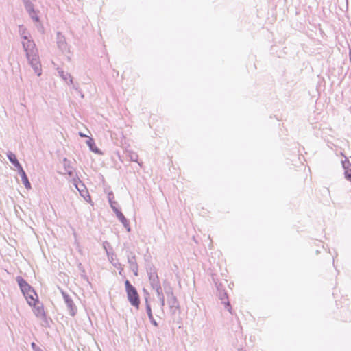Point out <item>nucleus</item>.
Here are the masks:
<instances>
[{"label": "nucleus", "instance_id": "nucleus-1", "mask_svg": "<svg viewBox=\"0 0 351 351\" xmlns=\"http://www.w3.org/2000/svg\"><path fill=\"white\" fill-rule=\"evenodd\" d=\"M125 291L127 298L132 306L138 308L140 305V298L138 291L128 280H125Z\"/></svg>", "mask_w": 351, "mask_h": 351}, {"label": "nucleus", "instance_id": "nucleus-2", "mask_svg": "<svg viewBox=\"0 0 351 351\" xmlns=\"http://www.w3.org/2000/svg\"><path fill=\"white\" fill-rule=\"evenodd\" d=\"M62 294L64 302L66 305L67 309L69 311V315L72 317H74L77 312V308L76 305L75 304L73 300H72V298L70 297V295L69 294H67L64 291H62Z\"/></svg>", "mask_w": 351, "mask_h": 351}, {"label": "nucleus", "instance_id": "nucleus-3", "mask_svg": "<svg viewBox=\"0 0 351 351\" xmlns=\"http://www.w3.org/2000/svg\"><path fill=\"white\" fill-rule=\"evenodd\" d=\"M73 184L75 185V188L79 191L80 195L83 197L86 201H88L87 198H88V199H90L88 191L86 190L85 185L82 183V182L77 176L76 178H73Z\"/></svg>", "mask_w": 351, "mask_h": 351}, {"label": "nucleus", "instance_id": "nucleus-4", "mask_svg": "<svg viewBox=\"0 0 351 351\" xmlns=\"http://www.w3.org/2000/svg\"><path fill=\"white\" fill-rule=\"evenodd\" d=\"M29 64L32 66V69H34L35 73L38 76L41 75V64L39 61V57L38 54L35 53V56H29V57H26Z\"/></svg>", "mask_w": 351, "mask_h": 351}, {"label": "nucleus", "instance_id": "nucleus-5", "mask_svg": "<svg viewBox=\"0 0 351 351\" xmlns=\"http://www.w3.org/2000/svg\"><path fill=\"white\" fill-rule=\"evenodd\" d=\"M23 48L26 53V57L29 56H35L38 53L36 44L32 40L27 39L22 42Z\"/></svg>", "mask_w": 351, "mask_h": 351}, {"label": "nucleus", "instance_id": "nucleus-6", "mask_svg": "<svg viewBox=\"0 0 351 351\" xmlns=\"http://www.w3.org/2000/svg\"><path fill=\"white\" fill-rule=\"evenodd\" d=\"M16 280L23 294L29 291L36 295L34 289L22 276H17Z\"/></svg>", "mask_w": 351, "mask_h": 351}, {"label": "nucleus", "instance_id": "nucleus-7", "mask_svg": "<svg viewBox=\"0 0 351 351\" xmlns=\"http://www.w3.org/2000/svg\"><path fill=\"white\" fill-rule=\"evenodd\" d=\"M57 46L62 52L64 53L68 51L67 43L65 37L60 32L57 33L56 36Z\"/></svg>", "mask_w": 351, "mask_h": 351}, {"label": "nucleus", "instance_id": "nucleus-8", "mask_svg": "<svg viewBox=\"0 0 351 351\" xmlns=\"http://www.w3.org/2000/svg\"><path fill=\"white\" fill-rule=\"evenodd\" d=\"M148 277L150 285L152 286L153 289L156 290L159 289L160 288H162L157 273H150V276H149Z\"/></svg>", "mask_w": 351, "mask_h": 351}, {"label": "nucleus", "instance_id": "nucleus-9", "mask_svg": "<svg viewBox=\"0 0 351 351\" xmlns=\"http://www.w3.org/2000/svg\"><path fill=\"white\" fill-rule=\"evenodd\" d=\"M219 291V299L221 301V303L225 305V308L231 313V306L230 302L228 300L227 293L224 291H221L218 289Z\"/></svg>", "mask_w": 351, "mask_h": 351}, {"label": "nucleus", "instance_id": "nucleus-10", "mask_svg": "<svg viewBox=\"0 0 351 351\" xmlns=\"http://www.w3.org/2000/svg\"><path fill=\"white\" fill-rule=\"evenodd\" d=\"M167 303L169 306L170 312L172 315H175L177 311H180V304L176 297L167 300Z\"/></svg>", "mask_w": 351, "mask_h": 351}, {"label": "nucleus", "instance_id": "nucleus-11", "mask_svg": "<svg viewBox=\"0 0 351 351\" xmlns=\"http://www.w3.org/2000/svg\"><path fill=\"white\" fill-rule=\"evenodd\" d=\"M23 295L26 298L27 303L30 306H34L36 307V304H39L38 297L36 293V295H34L33 293L28 291L27 293Z\"/></svg>", "mask_w": 351, "mask_h": 351}, {"label": "nucleus", "instance_id": "nucleus-12", "mask_svg": "<svg viewBox=\"0 0 351 351\" xmlns=\"http://www.w3.org/2000/svg\"><path fill=\"white\" fill-rule=\"evenodd\" d=\"M128 263L130 265V268L138 266L136 255L130 250H127L125 252Z\"/></svg>", "mask_w": 351, "mask_h": 351}, {"label": "nucleus", "instance_id": "nucleus-13", "mask_svg": "<svg viewBox=\"0 0 351 351\" xmlns=\"http://www.w3.org/2000/svg\"><path fill=\"white\" fill-rule=\"evenodd\" d=\"M145 300L146 312H147V316L149 317V319L150 322L154 326H158V323H157V322L156 321V319L153 317V314H152V308H151V305L149 304L148 299H147V297L145 298Z\"/></svg>", "mask_w": 351, "mask_h": 351}, {"label": "nucleus", "instance_id": "nucleus-14", "mask_svg": "<svg viewBox=\"0 0 351 351\" xmlns=\"http://www.w3.org/2000/svg\"><path fill=\"white\" fill-rule=\"evenodd\" d=\"M7 157L9 161L17 169V171L23 168L22 165L19 162L16 155L13 152H8L7 153Z\"/></svg>", "mask_w": 351, "mask_h": 351}, {"label": "nucleus", "instance_id": "nucleus-15", "mask_svg": "<svg viewBox=\"0 0 351 351\" xmlns=\"http://www.w3.org/2000/svg\"><path fill=\"white\" fill-rule=\"evenodd\" d=\"M18 173L20 175V176L21 177V180H22V182L24 184L25 187L27 189H30L32 188L31 183L29 181L28 177L27 176L25 171H24L23 168L19 169Z\"/></svg>", "mask_w": 351, "mask_h": 351}, {"label": "nucleus", "instance_id": "nucleus-16", "mask_svg": "<svg viewBox=\"0 0 351 351\" xmlns=\"http://www.w3.org/2000/svg\"><path fill=\"white\" fill-rule=\"evenodd\" d=\"M63 165L65 171L70 177H73L74 175L73 167L71 166V162L66 158L63 159Z\"/></svg>", "mask_w": 351, "mask_h": 351}, {"label": "nucleus", "instance_id": "nucleus-17", "mask_svg": "<svg viewBox=\"0 0 351 351\" xmlns=\"http://www.w3.org/2000/svg\"><path fill=\"white\" fill-rule=\"evenodd\" d=\"M59 75L61 78L64 80L67 84H73V77L69 73H65L63 70L58 69Z\"/></svg>", "mask_w": 351, "mask_h": 351}, {"label": "nucleus", "instance_id": "nucleus-18", "mask_svg": "<svg viewBox=\"0 0 351 351\" xmlns=\"http://www.w3.org/2000/svg\"><path fill=\"white\" fill-rule=\"evenodd\" d=\"M86 144L89 147L90 150L95 154H101L100 149L96 146L94 139L92 138H89L86 141Z\"/></svg>", "mask_w": 351, "mask_h": 351}, {"label": "nucleus", "instance_id": "nucleus-19", "mask_svg": "<svg viewBox=\"0 0 351 351\" xmlns=\"http://www.w3.org/2000/svg\"><path fill=\"white\" fill-rule=\"evenodd\" d=\"M163 285L165 287V294L167 296V300H169V298H176V296L174 295L173 292V289L169 285V283L167 282L166 280H165L163 282Z\"/></svg>", "mask_w": 351, "mask_h": 351}, {"label": "nucleus", "instance_id": "nucleus-20", "mask_svg": "<svg viewBox=\"0 0 351 351\" xmlns=\"http://www.w3.org/2000/svg\"><path fill=\"white\" fill-rule=\"evenodd\" d=\"M108 199L109 204L110 205L111 208L114 211V209L116 210H119L120 209L118 208V203L113 200L114 199V193L112 191H110L108 193Z\"/></svg>", "mask_w": 351, "mask_h": 351}, {"label": "nucleus", "instance_id": "nucleus-21", "mask_svg": "<svg viewBox=\"0 0 351 351\" xmlns=\"http://www.w3.org/2000/svg\"><path fill=\"white\" fill-rule=\"evenodd\" d=\"M157 294V297L160 301V304L161 306V308H163L165 306V296L162 292V288H160L159 289L155 290Z\"/></svg>", "mask_w": 351, "mask_h": 351}, {"label": "nucleus", "instance_id": "nucleus-22", "mask_svg": "<svg viewBox=\"0 0 351 351\" xmlns=\"http://www.w3.org/2000/svg\"><path fill=\"white\" fill-rule=\"evenodd\" d=\"M114 212L115 213L116 216L118 218V219L121 222V223L123 225L126 223V222L128 221V220L125 217V216L123 215V214L122 213V212L120 210H116L115 209H114Z\"/></svg>", "mask_w": 351, "mask_h": 351}, {"label": "nucleus", "instance_id": "nucleus-23", "mask_svg": "<svg viewBox=\"0 0 351 351\" xmlns=\"http://www.w3.org/2000/svg\"><path fill=\"white\" fill-rule=\"evenodd\" d=\"M24 5L29 14H32L33 12L35 11L34 8V5L30 1L24 3Z\"/></svg>", "mask_w": 351, "mask_h": 351}, {"label": "nucleus", "instance_id": "nucleus-24", "mask_svg": "<svg viewBox=\"0 0 351 351\" xmlns=\"http://www.w3.org/2000/svg\"><path fill=\"white\" fill-rule=\"evenodd\" d=\"M35 314L37 317L40 316L45 317V313L42 305L40 306H38L36 307Z\"/></svg>", "mask_w": 351, "mask_h": 351}, {"label": "nucleus", "instance_id": "nucleus-25", "mask_svg": "<svg viewBox=\"0 0 351 351\" xmlns=\"http://www.w3.org/2000/svg\"><path fill=\"white\" fill-rule=\"evenodd\" d=\"M128 156L130 158V160L132 162H136L139 164V165L141 166V164L138 161V156L136 153L134 152H131L129 153Z\"/></svg>", "mask_w": 351, "mask_h": 351}, {"label": "nucleus", "instance_id": "nucleus-26", "mask_svg": "<svg viewBox=\"0 0 351 351\" xmlns=\"http://www.w3.org/2000/svg\"><path fill=\"white\" fill-rule=\"evenodd\" d=\"M341 164H342V167L344 169V171H346L347 169H351L350 167H351V163L349 161V160L345 157V160H342L341 161Z\"/></svg>", "mask_w": 351, "mask_h": 351}, {"label": "nucleus", "instance_id": "nucleus-27", "mask_svg": "<svg viewBox=\"0 0 351 351\" xmlns=\"http://www.w3.org/2000/svg\"><path fill=\"white\" fill-rule=\"evenodd\" d=\"M147 273L148 276H150V273H157L156 271V268L153 265H149L146 267Z\"/></svg>", "mask_w": 351, "mask_h": 351}, {"label": "nucleus", "instance_id": "nucleus-28", "mask_svg": "<svg viewBox=\"0 0 351 351\" xmlns=\"http://www.w3.org/2000/svg\"><path fill=\"white\" fill-rule=\"evenodd\" d=\"M345 178L351 182V168L344 171Z\"/></svg>", "mask_w": 351, "mask_h": 351}, {"label": "nucleus", "instance_id": "nucleus-29", "mask_svg": "<svg viewBox=\"0 0 351 351\" xmlns=\"http://www.w3.org/2000/svg\"><path fill=\"white\" fill-rule=\"evenodd\" d=\"M19 32H20V34L21 36V38H23L24 40L23 41L29 39L28 38V36L25 34V29H22V30L20 29Z\"/></svg>", "mask_w": 351, "mask_h": 351}, {"label": "nucleus", "instance_id": "nucleus-30", "mask_svg": "<svg viewBox=\"0 0 351 351\" xmlns=\"http://www.w3.org/2000/svg\"><path fill=\"white\" fill-rule=\"evenodd\" d=\"M31 347L34 351H43L39 346H38L34 342L31 343Z\"/></svg>", "mask_w": 351, "mask_h": 351}, {"label": "nucleus", "instance_id": "nucleus-31", "mask_svg": "<svg viewBox=\"0 0 351 351\" xmlns=\"http://www.w3.org/2000/svg\"><path fill=\"white\" fill-rule=\"evenodd\" d=\"M130 269L132 271L134 275L135 276H138V266H136V267H132L130 268Z\"/></svg>", "mask_w": 351, "mask_h": 351}, {"label": "nucleus", "instance_id": "nucleus-32", "mask_svg": "<svg viewBox=\"0 0 351 351\" xmlns=\"http://www.w3.org/2000/svg\"><path fill=\"white\" fill-rule=\"evenodd\" d=\"M29 16H30V17H31L33 20H34V21H38V19H38V16H37V14H36V12H35V11L33 12V14H29Z\"/></svg>", "mask_w": 351, "mask_h": 351}, {"label": "nucleus", "instance_id": "nucleus-33", "mask_svg": "<svg viewBox=\"0 0 351 351\" xmlns=\"http://www.w3.org/2000/svg\"><path fill=\"white\" fill-rule=\"evenodd\" d=\"M123 226L125 227V228L126 229V230L128 232H130V226L129 221H128V222H126V223L123 224Z\"/></svg>", "mask_w": 351, "mask_h": 351}, {"label": "nucleus", "instance_id": "nucleus-34", "mask_svg": "<svg viewBox=\"0 0 351 351\" xmlns=\"http://www.w3.org/2000/svg\"><path fill=\"white\" fill-rule=\"evenodd\" d=\"M72 85V87L75 90H78V88H80L79 86V84L78 83H76L75 84L73 82V84H71Z\"/></svg>", "mask_w": 351, "mask_h": 351}, {"label": "nucleus", "instance_id": "nucleus-35", "mask_svg": "<svg viewBox=\"0 0 351 351\" xmlns=\"http://www.w3.org/2000/svg\"><path fill=\"white\" fill-rule=\"evenodd\" d=\"M118 265H119V267H118V269H119V274L121 275L122 274V271H123V267H122L121 264L118 263Z\"/></svg>", "mask_w": 351, "mask_h": 351}, {"label": "nucleus", "instance_id": "nucleus-36", "mask_svg": "<svg viewBox=\"0 0 351 351\" xmlns=\"http://www.w3.org/2000/svg\"><path fill=\"white\" fill-rule=\"evenodd\" d=\"M75 91L80 95L81 98H84V95L80 88H78V90H75Z\"/></svg>", "mask_w": 351, "mask_h": 351}, {"label": "nucleus", "instance_id": "nucleus-37", "mask_svg": "<svg viewBox=\"0 0 351 351\" xmlns=\"http://www.w3.org/2000/svg\"><path fill=\"white\" fill-rule=\"evenodd\" d=\"M75 91L80 95L81 98H84V95L80 88H78V90H75Z\"/></svg>", "mask_w": 351, "mask_h": 351}, {"label": "nucleus", "instance_id": "nucleus-38", "mask_svg": "<svg viewBox=\"0 0 351 351\" xmlns=\"http://www.w3.org/2000/svg\"><path fill=\"white\" fill-rule=\"evenodd\" d=\"M75 91L80 95L81 98H84V95L80 88H78V90H75Z\"/></svg>", "mask_w": 351, "mask_h": 351}, {"label": "nucleus", "instance_id": "nucleus-39", "mask_svg": "<svg viewBox=\"0 0 351 351\" xmlns=\"http://www.w3.org/2000/svg\"><path fill=\"white\" fill-rule=\"evenodd\" d=\"M143 291L145 293V294L147 295V298H148V295H149V293L147 291V290L145 289H143Z\"/></svg>", "mask_w": 351, "mask_h": 351}, {"label": "nucleus", "instance_id": "nucleus-40", "mask_svg": "<svg viewBox=\"0 0 351 351\" xmlns=\"http://www.w3.org/2000/svg\"><path fill=\"white\" fill-rule=\"evenodd\" d=\"M79 134H80V136H82V137L86 136V135L84 134L82 132H79Z\"/></svg>", "mask_w": 351, "mask_h": 351}, {"label": "nucleus", "instance_id": "nucleus-41", "mask_svg": "<svg viewBox=\"0 0 351 351\" xmlns=\"http://www.w3.org/2000/svg\"><path fill=\"white\" fill-rule=\"evenodd\" d=\"M22 1H23V3H25L28 2V1H29L30 0H22Z\"/></svg>", "mask_w": 351, "mask_h": 351}, {"label": "nucleus", "instance_id": "nucleus-42", "mask_svg": "<svg viewBox=\"0 0 351 351\" xmlns=\"http://www.w3.org/2000/svg\"><path fill=\"white\" fill-rule=\"evenodd\" d=\"M114 266L116 267L117 269L119 267L118 263L117 264H114Z\"/></svg>", "mask_w": 351, "mask_h": 351}, {"label": "nucleus", "instance_id": "nucleus-43", "mask_svg": "<svg viewBox=\"0 0 351 351\" xmlns=\"http://www.w3.org/2000/svg\"><path fill=\"white\" fill-rule=\"evenodd\" d=\"M106 244L108 245L109 243H108V242H105V243H104V247H105V245H106Z\"/></svg>", "mask_w": 351, "mask_h": 351}]
</instances>
